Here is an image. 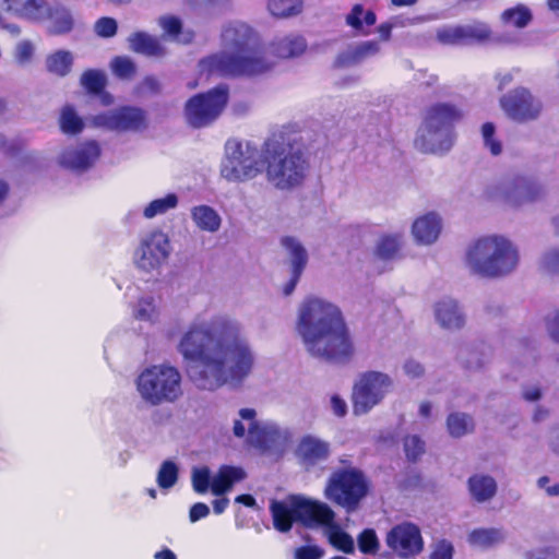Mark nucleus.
<instances>
[{
  "label": "nucleus",
  "mask_w": 559,
  "mask_h": 559,
  "mask_svg": "<svg viewBox=\"0 0 559 559\" xmlns=\"http://www.w3.org/2000/svg\"><path fill=\"white\" fill-rule=\"evenodd\" d=\"M192 383L206 391L239 388L251 374L254 354L236 318L217 313L198 316L177 345Z\"/></svg>",
  "instance_id": "obj_1"
},
{
  "label": "nucleus",
  "mask_w": 559,
  "mask_h": 559,
  "mask_svg": "<svg viewBox=\"0 0 559 559\" xmlns=\"http://www.w3.org/2000/svg\"><path fill=\"white\" fill-rule=\"evenodd\" d=\"M296 329L311 356L344 360L354 353L340 308L326 299L306 298L298 310Z\"/></svg>",
  "instance_id": "obj_2"
},
{
  "label": "nucleus",
  "mask_w": 559,
  "mask_h": 559,
  "mask_svg": "<svg viewBox=\"0 0 559 559\" xmlns=\"http://www.w3.org/2000/svg\"><path fill=\"white\" fill-rule=\"evenodd\" d=\"M224 49L199 63L201 72L221 76H258L271 71L274 62L259 46L257 32L242 21H230L221 34Z\"/></svg>",
  "instance_id": "obj_3"
},
{
  "label": "nucleus",
  "mask_w": 559,
  "mask_h": 559,
  "mask_svg": "<svg viewBox=\"0 0 559 559\" xmlns=\"http://www.w3.org/2000/svg\"><path fill=\"white\" fill-rule=\"evenodd\" d=\"M270 511L273 525L278 532H288L294 522L307 527L322 525L329 542L335 548L347 554L355 549L354 539L334 523V512L321 501L302 495H292L281 501L272 500Z\"/></svg>",
  "instance_id": "obj_4"
},
{
  "label": "nucleus",
  "mask_w": 559,
  "mask_h": 559,
  "mask_svg": "<svg viewBox=\"0 0 559 559\" xmlns=\"http://www.w3.org/2000/svg\"><path fill=\"white\" fill-rule=\"evenodd\" d=\"M520 263L518 246L503 235L479 237L465 249L464 265L474 275L500 278L513 273Z\"/></svg>",
  "instance_id": "obj_5"
},
{
  "label": "nucleus",
  "mask_w": 559,
  "mask_h": 559,
  "mask_svg": "<svg viewBox=\"0 0 559 559\" xmlns=\"http://www.w3.org/2000/svg\"><path fill=\"white\" fill-rule=\"evenodd\" d=\"M463 117L462 110L449 103H437L425 111L418 128L415 146L431 154H443L453 146L455 133L453 126Z\"/></svg>",
  "instance_id": "obj_6"
},
{
  "label": "nucleus",
  "mask_w": 559,
  "mask_h": 559,
  "mask_svg": "<svg viewBox=\"0 0 559 559\" xmlns=\"http://www.w3.org/2000/svg\"><path fill=\"white\" fill-rule=\"evenodd\" d=\"M182 377L178 368L164 362L144 368L135 379L140 397L148 405L174 403L182 396Z\"/></svg>",
  "instance_id": "obj_7"
},
{
  "label": "nucleus",
  "mask_w": 559,
  "mask_h": 559,
  "mask_svg": "<svg viewBox=\"0 0 559 559\" xmlns=\"http://www.w3.org/2000/svg\"><path fill=\"white\" fill-rule=\"evenodd\" d=\"M264 159L259 147L247 140L229 139L225 143L221 175L229 182H246L260 175Z\"/></svg>",
  "instance_id": "obj_8"
},
{
  "label": "nucleus",
  "mask_w": 559,
  "mask_h": 559,
  "mask_svg": "<svg viewBox=\"0 0 559 559\" xmlns=\"http://www.w3.org/2000/svg\"><path fill=\"white\" fill-rule=\"evenodd\" d=\"M394 385V379L386 372L368 370L359 373L352 391L354 415H366L382 404L386 396L393 392Z\"/></svg>",
  "instance_id": "obj_9"
},
{
  "label": "nucleus",
  "mask_w": 559,
  "mask_h": 559,
  "mask_svg": "<svg viewBox=\"0 0 559 559\" xmlns=\"http://www.w3.org/2000/svg\"><path fill=\"white\" fill-rule=\"evenodd\" d=\"M368 488L367 478L359 469L341 468L331 475L325 488V496L350 512L356 510L367 496Z\"/></svg>",
  "instance_id": "obj_10"
},
{
  "label": "nucleus",
  "mask_w": 559,
  "mask_h": 559,
  "mask_svg": "<svg viewBox=\"0 0 559 559\" xmlns=\"http://www.w3.org/2000/svg\"><path fill=\"white\" fill-rule=\"evenodd\" d=\"M489 200L500 201L510 206L519 207L535 202L544 197L540 186L521 174H508L486 188Z\"/></svg>",
  "instance_id": "obj_11"
},
{
  "label": "nucleus",
  "mask_w": 559,
  "mask_h": 559,
  "mask_svg": "<svg viewBox=\"0 0 559 559\" xmlns=\"http://www.w3.org/2000/svg\"><path fill=\"white\" fill-rule=\"evenodd\" d=\"M308 160L300 148H288L276 153L266 167L270 183L281 190L299 186L307 174Z\"/></svg>",
  "instance_id": "obj_12"
},
{
  "label": "nucleus",
  "mask_w": 559,
  "mask_h": 559,
  "mask_svg": "<svg viewBox=\"0 0 559 559\" xmlns=\"http://www.w3.org/2000/svg\"><path fill=\"white\" fill-rule=\"evenodd\" d=\"M228 96L227 86L218 85L191 97L185 106L188 123L194 128H204L213 123L224 111Z\"/></svg>",
  "instance_id": "obj_13"
},
{
  "label": "nucleus",
  "mask_w": 559,
  "mask_h": 559,
  "mask_svg": "<svg viewBox=\"0 0 559 559\" xmlns=\"http://www.w3.org/2000/svg\"><path fill=\"white\" fill-rule=\"evenodd\" d=\"M171 251L169 236L160 229H154L141 238L133 254V262L142 272L159 273L167 263Z\"/></svg>",
  "instance_id": "obj_14"
},
{
  "label": "nucleus",
  "mask_w": 559,
  "mask_h": 559,
  "mask_svg": "<svg viewBox=\"0 0 559 559\" xmlns=\"http://www.w3.org/2000/svg\"><path fill=\"white\" fill-rule=\"evenodd\" d=\"M246 478L242 468L236 466H222L218 472L211 476L209 467H195L192 469L191 481L193 490L198 493H205L211 489L215 496L228 492L233 486Z\"/></svg>",
  "instance_id": "obj_15"
},
{
  "label": "nucleus",
  "mask_w": 559,
  "mask_h": 559,
  "mask_svg": "<svg viewBox=\"0 0 559 559\" xmlns=\"http://www.w3.org/2000/svg\"><path fill=\"white\" fill-rule=\"evenodd\" d=\"M503 112L516 122L536 120L543 111V103L527 88L518 87L500 98Z\"/></svg>",
  "instance_id": "obj_16"
},
{
  "label": "nucleus",
  "mask_w": 559,
  "mask_h": 559,
  "mask_svg": "<svg viewBox=\"0 0 559 559\" xmlns=\"http://www.w3.org/2000/svg\"><path fill=\"white\" fill-rule=\"evenodd\" d=\"M92 123L94 127L116 132L139 131L145 127V115L136 107H121L95 115Z\"/></svg>",
  "instance_id": "obj_17"
},
{
  "label": "nucleus",
  "mask_w": 559,
  "mask_h": 559,
  "mask_svg": "<svg viewBox=\"0 0 559 559\" xmlns=\"http://www.w3.org/2000/svg\"><path fill=\"white\" fill-rule=\"evenodd\" d=\"M385 543L401 558L420 552L424 546L418 526L408 522L392 527L386 534Z\"/></svg>",
  "instance_id": "obj_18"
},
{
  "label": "nucleus",
  "mask_w": 559,
  "mask_h": 559,
  "mask_svg": "<svg viewBox=\"0 0 559 559\" xmlns=\"http://www.w3.org/2000/svg\"><path fill=\"white\" fill-rule=\"evenodd\" d=\"M99 156V144L96 141H86L76 146L64 147L58 155V163L71 170L84 171L92 167Z\"/></svg>",
  "instance_id": "obj_19"
},
{
  "label": "nucleus",
  "mask_w": 559,
  "mask_h": 559,
  "mask_svg": "<svg viewBox=\"0 0 559 559\" xmlns=\"http://www.w3.org/2000/svg\"><path fill=\"white\" fill-rule=\"evenodd\" d=\"M443 229V219L436 211H429L416 216L411 225V236L417 246L435 245Z\"/></svg>",
  "instance_id": "obj_20"
},
{
  "label": "nucleus",
  "mask_w": 559,
  "mask_h": 559,
  "mask_svg": "<svg viewBox=\"0 0 559 559\" xmlns=\"http://www.w3.org/2000/svg\"><path fill=\"white\" fill-rule=\"evenodd\" d=\"M240 415L248 423V442L257 448L264 449L280 436L278 427L271 421L257 418L254 408H240Z\"/></svg>",
  "instance_id": "obj_21"
},
{
  "label": "nucleus",
  "mask_w": 559,
  "mask_h": 559,
  "mask_svg": "<svg viewBox=\"0 0 559 559\" xmlns=\"http://www.w3.org/2000/svg\"><path fill=\"white\" fill-rule=\"evenodd\" d=\"M281 245L285 251L286 261L290 267L292 277L285 287V294H290L297 285L308 263V252L302 242L292 236L283 237Z\"/></svg>",
  "instance_id": "obj_22"
},
{
  "label": "nucleus",
  "mask_w": 559,
  "mask_h": 559,
  "mask_svg": "<svg viewBox=\"0 0 559 559\" xmlns=\"http://www.w3.org/2000/svg\"><path fill=\"white\" fill-rule=\"evenodd\" d=\"M296 455L304 466H314L329 457L330 443L314 436H305L297 445Z\"/></svg>",
  "instance_id": "obj_23"
},
{
  "label": "nucleus",
  "mask_w": 559,
  "mask_h": 559,
  "mask_svg": "<svg viewBox=\"0 0 559 559\" xmlns=\"http://www.w3.org/2000/svg\"><path fill=\"white\" fill-rule=\"evenodd\" d=\"M433 314L437 323L445 330H459L465 324V316L461 307L450 297H442L436 301Z\"/></svg>",
  "instance_id": "obj_24"
},
{
  "label": "nucleus",
  "mask_w": 559,
  "mask_h": 559,
  "mask_svg": "<svg viewBox=\"0 0 559 559\" xmlns=\"http://www.w3.org/2000/svg\"><path fill=\"white\" fill-rule=\"evenodd\" d=\"M193 225L203 233L216 234L222 228L223 218L218 211L207 204H198L190 209Z\"/></svg>",
  "instance_id": "obj_25"
},
{
  "label": "nucleus",
  "mask_w": 559,
  "mask_h": 559,
  "mask_svg": "<svg viewBox=\"0 0 559 559\" xmlns=\"http://www.w3.org/2000/svg\"><path fill=\"white\" fill-rule=\"evenodd\" d=\"M270 48L271 52L277 58L292 59L301 56L306 51L307 43L301 35L290 33L274 38Z\"/></svg>",
  "instance_id": "obj_26"
},
{
  "label": "nucleus",
  "mask_w": 559,
  "mask_h": 559,
  "mask_svg": "<svg viewBox=\"0 0 559 559\" xmlns=\"http://www.w3.org/2000/svg\"><path fill=\"white\" fill-rule=\"evenodd\" d=\"M467 489L474 501L484 503L496 496L498 486L493 477L486 474H475L468 478Z\"/></svg>",
  "instance_id": "obj_27"
},
{
  "label": "nucleus",
  "mask_w": 559,
  "mask_h": 559,
  "mask_svg": "<svg viewBox=\"0 0 559 559\" xmlns=\"http://www.w3.org/2000/svg\"><path fill=\"white\" fill-rule=\"evenodd\" d=\"M381 51V46L377 40L361 41L355 46L349 47L336 59L338 66H349L358 63L367 58L374 57Z\"/></svg>",
  "instance_id": "obj_28"
},
{
  "label": "nucleus",
  "mask_w": 559,
  "mask_h": 559,
  "mask_svg": "<svg viewBox=\"0 0 559 559\" xmlns=\"http://www.w3.org/2000/svg\"><path fill=\"white\" fill-rule=\"evenodd\" d=\"M129 48L136 52L148 57H163L166 55V49L160 44L159 39L145 33L135 32L128 37Z\"/></svg>",
  "instance_id": "obj_29"
},
{
  "label": "nucleus",
  "mask_w": 559,
  "mask_h": 559,
  "mask_svg": "<svg viewBox=\"0 0 559 559\" xmlns=\"http://www.w3.org/2000/svg\"><path fill=\"white\" fill-rule=\"evenodd\" d=\"M506 538L507 533L502 528L487 527L472 531L468 534L467 542L475 548L488 549L502 544Z\"/></svg>",
  "instance_id": "obj_30"
},
{
  "label": "nucleus",
  "mask_w": 559,
  "mask_h": 559,
  "mask_svg": "<svg viewBox=\"0 0 559 559\" xmlns=\"http://www.w3.org/2000/svg\"><path fill=\"white\" fill-rule=\"evenodd\" d=\"M532 20L533 13L531 9L523 3L507 8L499 15V22L503 27H513L516 29L525 28L530 25Z\"/></svg>",
  "instance_id": "obj_31"
},
{
  "label": "nucleus",
  "mask_w": 559,
  "mask_h": 559,
  "mask_svg": "<svg viewBox=\"0 0 559 559\" xmlns=\"http://www.w3.org/2000/svg\"><path fill=\"white\" fill-rule=\"evenodd\" d=\"M403 245L401 233L380 235L373 247V255L383 261L393 260L400 252Z\"/></svg>",
  "instance_id": "obj_32"
},
{
  "label": "nucleus",
  "mask_w": 559,
  "mask_h": 559,
  "mask_svg": "<svg viewBox=\"0 0 559 559\" xmlns=\"http://www.w3.org/2000/svg\"><path fill=\"white\" fill-rule=\"evenodd\" d=\"M179 206V195L175 192L153 199L142 209V215L146 219H153L175 211Z\"/></svg>",
  "instance_id": "obj_33"
},
{
  "label": "nucleus",
  "mask_w": 559,
  "mask_h": 559,
  "mask_svg": "<svg viewBox=\"0 0 559 559\" xmlns=\"http://www.w3.org/2000/svg\"><path fill=\"white\" fill-rule=\"evenodd\" d=\"M45 21L49 22V31L53 34H62L72 29L73 19L70 11L60 3H50L49 13Z\"/></svg>",
  "instance_id": "obj_34"
},
{
  "label": "nucleus",
  "mask_w": 559,
  "mask_h": 559,
  "mask_svg": "<svg viewBox=\"0 0 559 559\" xmlns=\"http://www.w3.org/2000/svg\"><path fill=\"white\" fill-rule=\"evenodd\" d=\"M345 21L349 27L366 35L365 26L369 27L374 25L377 16L373 11L366 9L360 3H356L346 15Z\"/></svg>",
  "instance_id": "obj_35"
},
{
  "label": "nucleus",
  "mask_w": 559,
  "mask_h": 559,
  "mask_svg": "<svg viewBox=\"0 0 559 559\" xmlns=\"http://www.w3.org/2000/svg\"><path fill=\"white\" fill-rule=\"evenodd\" d=\"M133 316L136 320L155 323L159 317V307L156 298L152 295H144L139 298Z\"/></svg>",
  "instance_id": "obj_36"
},
{
  "label": "nucleus",
  "mask_w": 559,
  "mask_h": 559,
  "mask_svg": "<svg viewBox=\"0 0 559 559\" xmlns=\"http://www.w3.org/2000/svg\"><path fill=\"white\" fill-rule=\"evenodd\" d=\"M475 423L471 415L452 413L447 418V429L451 437L461 438L474 431Z\"/></svg>",
  "instance_id": "obj_37"
},
{
  "label": "nucleus",
  "mask_w": 559,
  "mask_h": 559,
  "mask_svg": "<svg viewBox=\"0 0 559 559\" xmlns=\"http://www.w3.org/2000/svg\"><path fill=\"white\" fill-rule=\"evenodd\" d=\"M60 130L68 135H75L83 131L84 121L71 105H66L60 110Z\"/></svg>",
  "instance_id": "obj_38"
},
{
  "label": "nucleus",
  "mask_w": 559,
  "mask_h": 559,
  "mask_svg": "<svg viewBox=\"0 0 559 559\" xmlns=\"http://www.w3.org/2000/svg\"><path fill=\"white\" fill-rule=\"evenodd\" d=\"M464 45L473 43H486L492 37V31L486 22L473 21L462 24Z\"/></svg>",
  "instance_id": "obj_39"
},
{
  "label": "nucleus",
  "mask_w": 559,
  "mask_h": 559,
  "mask_svg": "<svg viewBox=\"0 0 559 559\" xmlns=\"http://www.w3.org/2000/svg\"><path fill=\"white\" fill-rule=\"evenodd\" d=\"M73 56L70 51L58 50L47 57L46 67L49 72L64 76L67 75L72 67Z\"/></svg>",
  "instance_id": "obj_40"
},
{
  "label": "nucleus",
  "mask_w": 559,
  "mask_h": 559,
  "mask_svg": "<svg viewBox=\"0 0 559 559\" xmlns=\"http://www.w3.org/2000/svg\"><path fill=\"white\" fill-rule=\"evenodd\" d=\"M436 39L443 46L464 45L462 24H445L436 29Z\"/></svg>",
  "instance_id": "obj_41"
},
{
  "label": "nucleus",
  "mask_w": 559,
  "mask_h": 559,
  "mask_svg": "<svg viewBox=\"0 0 559 559\" xmlns=\"http://www.w3.org/2000/svg\"><path fill=\"white\" fill-rule=\"evenodd\" d=\"M267 11L275 17H290L301 12V0H267Z\"/></svg>",
  "instance_id": "obj_42"
},
{
  "label": "nucleus",
  "mask_w": 559,
  "mask_h": 559,
  "mask_svg": "<svg viewBox=\"0 0 559 559\" xmlns=\"http://www.w3.org/2000/svg\"><path fill=\"white\" fill-rule=\"evenodd\" d=\"M158 24L164 34L175 40L189 43L192 39V33H181V21L173 15L159 17Z\"/></svg>",
  "instance_id": "obj_43"
},
{
  "label": "nucleus",
  "mask_w": 559,
  "mask_h": 559,
  "mask_svg": "<svg viewBox=\"0 0 559 559\" xmlns=\"http://www.w3.org/2000/svg\"><path fill=\"white\" fill-rule=\"evenodd\" d=\"M49 5L46 0H24L19 15L32 21H45Z\"/></svg>",
  "instance_id": "obj_44"
},
{
  "label": "nucleus",
  "mask_w": 559,
  "mask_h": 559,
  "mask_svg": "<svg viewBox=\"0 0 559 559\" xmlns=\"http://www.w3.org/2000/svg\"><path fill=\"white\" fill-rule=\"evenodd\" d=\"M81 84L90 93H99L106 85V75L99 70H87L81 76Z\"/></svg>",
  "instance_id": "obj_45"
},
{
  "label": "nucleus",
  "mask_w": 559,
  "mask_h": 559,
  "mask_svg": "<svg viewBox=\"0 0 559 559\" xmlns=\"http://www.w3.org/2000/svg\"><path fill=\"white\" fill-rule=\"evenodd\" d=\"M35 44L29 39L20 40L13 50V58L17 66L25 67L33 61Z\"/></svg>",
  "instance_id": "obj_46"
},
{
  "label": "nucleus",
  "mask_w": 559,
  "mask_h": 559,
  "mask_svg": "<svg viewBox=\"0 0 559 559\" xmlns=\"http://www.w3.org/2000/svg\"><path fill=\"white\" fill-rule=\"evenodd\" d=\"M178 478V467L173 461H165L157 473V484L160 488L173 487Z\"/></svg>",
  "instance_id": "obj_47"
},
{
  "label": "nucleus",
  "mask_w": 559,
  "mask_h": 559,
  "mask_svg": "<svg viewBox=\"0 0 559 559\" xmlns=\"http://www.w3.org/2000/svg\"><path fill=\"white\" fill-rule=\"evenodd\" d=\"M110 68L114 74L122 80H130L134 76L136 67L129 57H116Z\"/></svg>",
  "instance_id": "obj_48"
},
{
  "label": "nucleus",
  "mask_w": 559,
  "mask_h": 559,
  "mask_svg": "<svg viewBox=\"0 0 559 559\" xmlns=\"http://www.w3.org/2000/svg\"><path fill=\"white\" fill-rule=\"evenodd\" d=\"M495 126L491 122H486L481 127V136L485 146L490 151L492 155H499L502 152V145L500 141L495 139Z\"/></svg>",
  "instance_id": "obj_49"
},
{
  "label": "nucleus",
  "mask_w": 559,
  "mask_h": 559,
  "mask_svg": "<svg viewBox=\"0 0 559 559\" xmlns=\"http://www.w3.org/2000/svg\"><path fill=\"white\" fill-rule=\"evenodd\" d=\"M404 450L408 460L416 461L425 452V442L418 436H407L404 439Z\"/></svg>",
  "instance_id": "obj_50"
},
{
  "label": "nucleus",
  "mask_w": 559,
  "mask_h": 559,
  "mask_svg": "<svg viewBox=\"0 0 559 559\" xmlns=\"http://www.w3.org/2000/svg\"><path fill=\"white\" fill-rule=\"evenodd\" d=\"M359 550L364 554L374 555L379 549V540L373 530H365L358 537Z\"/></svg>",
  "instance_id": "obj_51"
},
{
  "label": "nucleus",
  "mask_w": 559,
  "mask_h": 559,
  "mask_svg": "<svg viewBox=\"0 0 559 559\" xmlns=\"http://www.w3.org/2000/svg\"><path fill=\"white\" fill-rule=\"evenodd\" d=\"M540 267L548 273H559V248L546 250L539 261Z\"/></svg>",
  "instance_id": "obj_52"
},
{
  "label": "nucleus",
  "mask_w": 559,
  "mask_h": 559,
  "mask_svg": "<svg viewBox=\"0 0 559 559\" xmlns=\"http://www.w3.org/2000/svg\"><path fill=\"white\" fill-rule=\"evenodd\" d=\"M118 28L117 21L112 17H102L94 26L95 33L104 38H109L116 35Z\"/></svg>",
  "instance_id": "obj_53"
},
{
  "label": "nucleus",
  "mask_w": 559,
  "mask_h": 559,
  "mask_svg": "<svg viewBox=\"0 0 559 559\" xmlns=\"http://www.w3.org/2000/svg\"><path fill=\"white\" fill-rule=\"evenodd\" d=\"M546 331L548 336L559 344V310L550 312L546 317Z\"/></svg>",
  "instance_id": "obj_54"
},
{
  "label": "nucleus",
  "mask_w": 559,
  "mask_h": 559,
  "mask_svg": "<svg viewBox=\"0 0 559 559\" xmlns=\"http://www.w3.org/2000/svg\"><path fill=\"white\" fill-rule=\"evenodd\" d=\"M402 369H403L404 374L413 380L419 379L425 374L424 366L415 359H407L403 364Z\"/></svg>",
  "instance_id": "obj_55"
},
{
  "label": "nucleus",
  "mask_w": 559,
  "mask_h": 559,
  "mask_svg": "<svg viewBox=\"0 0 559 559\" xmlns=\"http://www.w3.org/2000/svg\"><path fill=\"white\" fill-rule=\"evenodd\" d=\"M453 557V546L450 542L440 540L436 544L430 559H452Z\"/></svg>",
  "instance_id": "obj_56"
},
{
  "label": "nucleus",
  "mask_w": 559,
  "mask_h": 559,
  "mask_svg": "<svg viewBox=\"0 0 559 559\" xmlns=\"http://www.w3.org/2000/svg\"><path fill=\"white\" fill-rule=\"evenodd\" d=\"M210 514V508L203 502L194 503L189 510V521L195 523Z\"/></svg>",
  "instance_id": "obj_57"
},
{
  "label": "nucleus",
  "mask_w": 559,
  "mask_h": 559,
  "mask_svg": "<svg viewBox=\"0 0 559 559\" xmlns=\"http://www.w3.org/2000/svg\"><path fill=\"white\" fill-rule=\"evenodd\" d=\"M323 551L317 546H305L296 550V559H319Z\"/></svg>",
  "instance_id": "obj_58"
},
{
  "label": "nucleus",
  "mask_w": 559,
  "mask_h": 559,
  "mask_svg": "<svg viewBox=\"0 0 559 559\" xmlns=\"http://www.w3.org/2000/svg\"><path fill=\"white\" fill-rule=\"evenodd\" d=\"M522 396L525 401L534 403L542 399L543 390L538 384H528L523 386Z\"/></svg>",
  "instance_id": "obj_59"
},
{
  "label": "nucleus",
  "mask_w": 559,
  "mask_h": 559,
  "mask_svg": "<svg viewBox=\"0 0 559 559\" xmlns=\"http://www.w3.org/2000/svg\"><path fill=\"white\" fill-rule=\"evenodd\" d=\"M233 433L237 438L248 439V423L241 417L240 411L238 412V418L233 421Z\"/></svg>",
  "instance_id": "obj_60"
},
{
  "label": "nucleus",
  "mask_w": 559,
  "mask_h": 559,
  "mask_svg": "<svg viewBox=\"0 0 559 559\" xmlns=\"http://www.w3.org/2000/svg\"><path fill=\"white\" fill-rule=\"evenodd\" d=\"M537 486L550 497L559 496V483L550 484V479L546 476L537 480Z\"/></svg>",
  "instance_id": "obj_61"
},
{
  "label": "nucleus",
  "mask_w": 559,
  "mask_h": 559,
  "mask_svg": "<svg viewBox=\"0 0 559 559\" xmlns=\"http://www.w3.org/2000/svg\"><path fill=\"white\" fill-rule=\"evenodd\" d=\"M331 409L334 415L343 417L347 413V404L344 399L338 395H333L330 400Z\"/></svg>",
  "instance_id": "obj_62"
},
{
  "label": "nucleus",
  "mask_w": 559,
  "mask_h": 559,
  "mask_svg": "<svg viewBox=\"0 0 559 559\" xmlns=\"http://www.w3.org/2000/svg\"><path fill=\"white\" fill-rule=\"evenodd\" d=\"M416 80L421 84V85H425L427 87H431V86H435L438 81H439V78L437 74L435 73H428L427 71H419L417 74H416Z\"/></svg>",
  "instance_id": "obj_63"
},
{
  "label": "nucleus",
  "mask_w": 559,
  "mask_h": 559,
  "mask_svg": "<svg viewBox=\"0 0 559 559\" xmlns=\"http://www.w3.org/2000/svg\"><path fill=\"white\" fill-rule=\"evenodd\" d=\"M548 445L555 453L559 454V425L552 427L548 433Z\"/></svg>",
  "instance_id": "obj_64"
}]
</instances>
